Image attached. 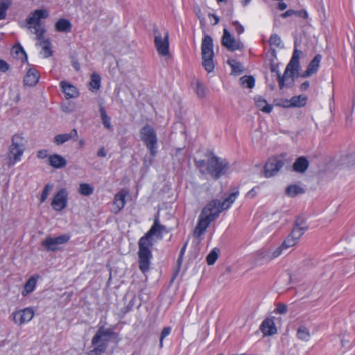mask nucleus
<instances>
[{"label":"nucleus","mask_w":355,"mask_h":355,"mask_svg":"<svg viewBox=\"0 0 355 355\" xmlns=\"http://www.w3.org/2000/svg\"><path fill=\"white\" fill-rule=\"evenodd\" d=\"M270 70L272 72H275L276 71V67L274 65H272L270 67Z\"/></svg>","instance_id":"338daca9"},{"label":"nucleus","mask_w":355,"mask_h":355,"mask_svg":"<svg viewBox=\"0 0 355 355\" xmlns=\"http://www.w3.org/2000/svg\"><path fill=\"white\" fill-rule=\"evenodd\" d=\"M197 166L201 173H208L214 179H218L227 170L229 163L226 159L212 154L207 162L205 160L198 161Z\"/></svg>","instance_id":"7ed1b4c3"},{"label":"nucleus","mask_w":355,"mask_h":355,"mask_svg":"<svg viewBox=\"0 0 355 355\" xmlns=\"http://www.w3.org/2000/svg\"><path fill=\"white\" fill-rule=\"evenodd\" d=\"M212 218H209L207 215L200 212L198 223L193 231V237L197 239H200L201 236L206 232L210 223L214 221Z\"/></svg>","instance_id":"f8f14e48"},{"label":"nucleus","mask_w":355,"mask_h":355,"mask_svg":"<svg viewBox=\"0 0 355 355\" xmlns=\"http://www.w3.org/2000/svg\"><path fill=\"white\" fill-rule=\"evenodd\" d=\"M297 71H292L291 68L286 67L283 76L279 71H277V79L280 89L285 87H291L294 83L293 76Z\"/></svg>","instance_id":"f3484780"},{"label":"nucleus","mask_w":355,"mask_h":355,"mask_svg":"<svg viewBox=\"0 0 355 355\" xmlns=\"http://www.w3.org/2000/svg\"><path fill=\"white\" fill-rule=\"evenodd\" d=\"M240 83L243 87L252 89L254 86L255 80L251 76H244L240 78Z\"/></svg>","instance_id":"4c0bfd02"},{"label":"nucleus","mask_w":355,"mask_h":355,"mask_svg":"<svg viewBox=\"0 0 355 355\" xmlns=\"http://www.w3.org/2000/svg\"><path fill=\"white\" fill-rule=\"evenodd\" d=\"M297 337L303 341H309L311 338V334L309 329L304 326H300L297 331Z\"/></svg>","instance_id":"473e14b6"},{"label":"nucleus","mask_w":355,"mask_h":355,"mask_svg":"<svg viewBox=\"0 0 355 355\" xmlns=\"http://www.w3.org/2000/svg\"><path fill=\"white\" fill-rule=\"evenodd\" d=\"M227 0H216L218 3L226 2Z\"/></svg>","instance_id":"774afa93"},{"label":"nucleus","mask_w":355,"mask_h":355,"mask_svg":"<svg viewBox=\"0 0 355 355\" xmlns=\"http://www.w3.org/2000/svg\"><path fill=\"white\" fill-rule=\"evenodd\" d=\"M171 332V328L170 327H166L162 329L159 338V348H162L164 339L167 337Z\"/></svg>","instance_id":"de8ad7c7"},{"label":"nucleus","mask_w":355,"mask_h":355,"mask_svg":"<svg viewBox=\"0 0 355 355\" xmlns=\"http://www.w3.org/2000/svg\"><path fill=\"white\" fill-rule=\"evenodd\" d=\"M287 311V306L284 304H279L276 309V312L280 314H284Z\"/></svg>","instance_id":"5fc2aeb1"},{"label":"nucleus","mask_w":355,"mask_h":355,"mask_svg":"<svg viewBox=\"0 0 355 355\" xmlns=\"http://www.w3.org/2000/svg\"><path fill=\"white\" fill-rule=\"evenodd\" d=\"M113 334L114 332L110 329L99 327L92 339V344L94 348L89 352V355H101L104 353L108 345V338L111 337Z\"/></svg>","instance_id":"20e7f679"},{"label":"nucleus","mask_w":355,"mask_h":355,"mask_svg":"<svg viewBox=\"0 0 355 355\" xmlns=\"http://www.w3.org/2000/svg\"><path fill=\"white\" fill-rule=\"evenodd\" d=\"M89 85L93 89H98L101 87L100 76L96 73L92 74Z\"/></svg>","instance_id":"79ce46f5"},{"label":"nucleus","mask_w":355,"mask_h":355,"mask_svg":"<svg viewBox=\"0 0 355 355\" xmlns=\"http://www.w3.org/2000/svg\"><path fill=\"white\" fill-rule=\"evenodd\" d=\"M52 189H53L52 184H47L45 185V187L42 191L41 198H40L41 202H44L47 199L49 194Z\"/></svg>","instance_id":"49530a36"},{"label":"nucleus","mask_w":355,"mask_h":355,"mask_svg":"<svg viewBox=\"0 0 355 355\" xmlns=\"http://www.w3.org/2000/svg\"><path fill=\"white\" fill-rule=\"evenodd\" d=\"M73 67L75 68V69L76 71H78L80 69V65H79L78 62H73Z\"/></svg>","instance_id":"69168bd1"},{"label":"nucleus","mask_w":355,"mask_h":355,"mask_svg":"<svg viewBox=\"0 0 355 355\" xmlns=\"http://www.w3.org/2000/svg\"><path fill=\"white\" fill-rule=\"evenodd\" d=\"M37 157H38V158H40V159H45V158H48V157H49V155H48V150H45V149L40 150L37 152Z\"/></svg>","instance_id":"603ef678"},{"label":"nucleus","mask_w":355,"mask_h":355,"mask_svg":"<svg viewBox=\"0 0 355 355\" xmlns=\"http://www.w3.org/2000/svg\"><path fill=\"white\" fill-rule=\"evenodd\" d=\"M202 65L208 72H212L214 69V43L211 36L206 35L202 41L201 44Z\"/></svg>","instance_id":"39448f33"},{"label":"nucleus","mask_w":355,"mask_h":355,"mask_svg":"<svg viewBox=\"0 0 355 355\" xmlns=\"http://www.w3.org/2000/svg\"><path fill=\"white\" fill-rule=\"evenodd\" d=\"M321 60L322 55L320 54L315 55L309 64L307 69L302 74V76L309 77L315 73L320 67Z\"/></svg>","instance_id":"aec40b11"},{"label":"nucleus","mask_w":355,"mask_h":355,"mask_svg":"<svg viewBox=\"0 0 355 355\" xmlns=\"http://www.w3.org/2000/svg\"><path fill=\"white\" fill-rule=\"evenodd\" d=\"M286 249L287 248L284 247V244L282 243L280 246L269 250L264 257H261L260 259H265L266 261H270L282 254L283 250Z\"/></svg>","instance_id":"c85d7f7f"},{"label":"nucleus","mask_w":355,"mask_h":355,"mask_svg":"<svg viewBox=\"0 0 355 355\" xmlns=\"http://www.w3.org/2000/svg\"><path fill=\"white\" fill-rule=\"evenodd\" d=\"M155 45L157 51L161 56H166L168 54V33L165 31L164 37L157 28H154Z\"/></svg>","instance_id":"1a4fd4ad"},{"label":"nucleus","mask_w":355,"mask_h":355,"mask_svg":"<svg viewBox=\"0 0 355 355\" xmlns=\"http://www.w3.org/2000/svg\"><path fill=\"white\" fill-rule=\"evenodd\" d=\"M78 137L76 129H73L69 133L58 135L54 137V142L57 145H61L70 139L76 140Z\"/></svg>","instance_id":"4be33fe9"},{"label":"nucleus","mask_w":355,"mask_h":355,"mask_svg":"<svg viewBox=\"0 0 355 355\" xmlns=\"http://www.w3.org/2000/svg\"><path fill=\"white\" fill-rule=\"evenodd\" d=\"M9 69V65L8 64L3 60H0V71L2 72H6Z\"/></svg>","instance_id":"864d4df0"},{"label":"nucleus","mask_w":355,"mask_h":355,"mask_svg":"<svg viewBox=\"0 0 355 355\" xmlns=\"http://www.w3.org/2000/svg\"><path fill=\"white\" fill-rule=\"evenodd\" d=\"M48 162L50 166L55 168H61L67 165V161L64 157L58 154L49 155Z\"/></svg>","instance_id":"b1692460"},{"label":"nucleus","mask_w":355,"mask_h":355,"mask_svg":"<svg viewBox=\"0 0 355 355\" xmlns=\"http://www.w3.org/2000/svg\"><path fill=\"white\" fill-rule=\"evenodd\" d=\"M187 246V242H186L184 243V245H183V247L182 248V249L180 250V255H179V257H178V262L179 264H180L181 262H182V257H183V256L184 254Z\"/></svg>","instance_id":"6e6d98bb"},{"label":"nucleus","mask_w":355,"mask_h":355,"mask_svg":"<svg viewBox=\"0 0 355 355\" xmlns=\"http://www.w3.org/2000/svg\"><path fill=\"white\" fill-rule=\"evenodd\" d=\"M139 134L141 140L148 149L150 154L153 157L155 156L157 148V137L156 131L152 126L146 125L141 128Z\"/></svg>","instance_id":"423d86ee"},{"label":"nucleus","mask_w":355,"mask_h":355,"mask_svg":"<svg viewBox=\"0 0 355 355\" xmlns=\"http://www.w3.org/2000/svg\"><path fill=\"white\" fill-rule=\"evenodd\" d=\"M35 315V311L31 307H26L12 313V316L14 322L17 325H22L30 322Z\"/></svg>","instance_id":"9b49d317"},{"label":"nucleus","mask_w":355,"mask_h":355,"mask_svg":"<svg viewBox=\"0 0 355 355\" xmlns=\"http://www.w3.org/2000/svg\"><path fill=\"white\" fill-rule=\"evenodd\" d=\"M49 16V12L45 9L35 10L30 13L26 19L27 28L31 33L36 35V40L38 44L43 49L44 58H49L52 55L51 50V42L44 38L45 28L41 22V19H46Z\"/></svg>","instance_id":"f03ea898"},{"label":"nucleus","mask_w":355,"mask_h":355,"mask_svg":"<svg viewBox=\"0 0 355 355\" xmlns=\"http://www.w3.org/2000/svg\"><path fill=\"white\" fill-rule=\"evenodd\" d=\"M13 51L17 55H19V53H21L22 55L24 56L25 59L27 60V56H26V52L21 46H20V45L15 46L13 47Z\"/></svg>","instance_id":"8fccbe9b"},{"label":"nucleus","mask_w":355,"mask_h":355,"mask_svg":"<svg viewBox=\"0 0 355 355\" xmlns=\"http://www.w3.org/2000/svg\"><path fill=\"white\" fill-rule=\"evenodd\" d=\"M60 87L65 94L66 98H76L78 96V91L73 85L62 81L60 83Z\"/></svg>","instance_id":"393cba45"},{"label":"nucleus","mask_w":355,"mask_h":355,"mask_svg":"<svg viewBox=\"0 0 355 355\" xmlns=\"http://www.w3.org/2000/svg\"><path fill=\"white\" fill-rule=\"evenodd\" d=\"M294 14H295V10L290 9V10H288L287 11H286L285 12L282 13L281 15V17L282 18H287L290 16L293 15Z\"/></svg>","instance_id":"4d7b16f0"},{"label":"nucleus","mask_w":355,"mask_h":355,"mask_svg":"<svg viewBox=\"0 0 355 355\" xmlns=\"http://www.w3.org/2000/svg\"><path fill=\"white\" fill-rule=\"evenodd\" d=\"M227 63L231 66L232 73H241L243 71V67L242 64L235 60H229Z\"/></svg>","instance_id":"ea45409f"},{"label":"nucleus","mask_w":355,"mask_h":355,"mask_svg":"<svg viewBox=\"0 0 355 355\" xmlns=\"http://www.w3.org/2000/svg\"><path fill=\"white\" fill-rule=\"evenodd\" d=\"M261 329L263 334L266 336H271L277 333L275 322L271 319L264 320Z\"/></svg>","instance_id":"a878e982"},{"label":"nucleus","mask_w":355,"mask_h":355,"mask_svg":"<svg viewBox=\"0 0 355 355\" xmlns=\"http://www.w3.org/2000/svg\"><path fill=\"white\" fill-rule=\"evenodd\" d=\"M24 139L19 135H15L12 139V144L10 146V159L12 164H15L21 159L24 152Z\"/></svg>","instance_id":"0eeeda50"},{"label":"nucleus","mask_w":355,"mask_h":355,"mask_svg":"<svg viewBox=\"0 0 355 355\" xmlns=\"http://www.w3.org/2000/svg\"><path fill=\"white\" fill-rule=\"evenodd\" d=\"M286 8H287V5H286V3H285L284 2H279V3H278V8H279V10H285Z\"/></svg>","instance_id":"e2e57ef3"},{"label":"nucleus","mask_w":355,"mask_h":355,"mask_svg":"<svg viewBox=\"0 0 355 355\" xmlns=\"http://www.w3.org/2000/svg\"><path fill=\"white\" fill-rule=\"evenodd\" d=\"M295 15L302 17L304 19H307L309 17V15L306 10H295Z\"/></svg>","instance_id":"3c124183"},{"label":"nucleus","mask_w":355,"mask_h":355,"mask_svg":"<svg viewBox=\"0 0 355 355\" xmlns=\"http://www.w3.org/2000/svg\"><path fill=\"white\" fill-rule=\"evenodd\" d=\"M252 0H242L241 4L245 7L248 6Z\"/></svg>","instance_id":"0e129e2a"},{"label":"nucleus","mask_w":355,"mask_h":355,"mask_svg":"<svg viewBox=\"0 0 355 355\" xmlns=\"http://www.w3.org/2000/svg\"><path fill=\"white\" fill-rule=\"evenodd\" d=\"M284 166V162L275 157L268 160L264 166V176L270 178L275 175Z\"/></svg>","instance_id":"dca6fc26"},{"label":"nucleus","mask_w":355,"mask_h":355,"mask_svg":"<svg viewBox=\"0 0 355 355\" xmlns=\"http://www.w3.org/2000/svg\"><path fill=\"white\" fill-rule=\"evenodd\" d=\"M11 4L10 0H2L0 3V19H3L6 17V10Z\"/></svg>","instance_id":"a19ab883"},{"label":"nucleus","mask_w":355,"mask_h":355,"mask_svg":"<svg viewBox=\"0 0 355 355\" xmlns=\"http://www.w3.org/2000/svg\"><path fill=\"white\" fill-rule=\"evenodd\" d=\"M128 191L125 189H121L114 195L113 208L112 210L113 213L117 214L124 208L126 204L125 198L127 196H128Z\"/></svg>","instance_id":"a211bd4d"},{"label":"nucleus","mask_w":355,"mask_h":355,"mask_svg":"<svg viewBox=\"0 0 355 355\" xmlns=\"http://www.w3.org/2000/svg\"><path fill=\"white\" fill-rule=\"evenodd\" d=\"M163 232L167 233L168 230L164 225L159 223L158 218H155L150 230L139 241V269L143 273L146 272L150 267L152 258L150 248L153 245V236L162 239Z\"/></svg>","instance_id":"f257e3e1"},{"label":"nucleus","mask_w":355,"mask_h":355,"mask_svg":"<svg viewBox=\"0 0 355 355\" xmlns=\"http://www.w3.org/2000/svg\"><path fill=\"white\" fill-rule=\"evenodd\" d=\"M212 218H209L207 215L200 212L198 223L193 231V237L197 239H200L201 236L206 232L210 223L214 221Z\"/></svg>","instance_id":"ddd939ff"},{"label":"nucleus","mask_w":355,"mask_h":355,"mask_svg":"<svg viewBox=\"0 0 355 355\" xmlns=\"http://www.w3.org/2000/svg\"><path fill=\"white\" fill-rule=\"evenodd\" d=\"M39 78L38 71L35 69H30L24 76V85L29 87L35 86L37 83Z\"/></svg>","instance_id":"5701e85b"},{"label":"nucleus","mask_w":355,"mask_h":355,"mask_svg":"<svg viewBox=\"0 0 355 355\" xmlns=\"http://www.w3.org/2000/svg\"><path fill=\"white\" fill-rule=\"evenodd\" d=\"M293 229H297V230H300L302 232V234H304V232L308 230V226L306 224L305 220L302 217H297L295 226Z\"/></svg>","instance_id":"58836bf2"},{"label":"nucleus","mask_w":355,"mask_h":355,"mask_svg":"<svg viewBox=\"0 0 355 355\" xmlns=\"http://www.w3.org/2000/svg\"><path fill=\"white\" fill-rule=\"evenodd\" d=\"M107 155V152L103 147L99 148L97 153V155L100 157H105Z\"/></svg>","instance_id":"13d9d810"},{"label":"nucleus","mask_w":355,"mask_h":355,"mask_svg":"<svg viewBox=\"0 0 355 355\" xmlns=\"http://www.w3.org/2000/svg\"><path fill=\"white\" fill-rule=\"evenodd\" d=\"M70 239L67 234H62L57 237H46L42 242V245L50 252H55L60 249V245L67 243Z\"/></svg>","instance_id":"6e6552de"},{"label":"nucleus","mask_w":355,"mask_h":355,"mask_svg":"<svg viewBox=\"0 0 355 355\" xmlns=\"http://www.w3.org/2000/svg\"><path fill=\"white\" fill-rule=\"evenodd\" d=\"M269 43L271 46L281 47L282 46V41L277 34L271 35L269 39Z\"/></svg>","instance_id":"37998d69"},{"label":"nucleus","mask_w":355,"mask_h":355,"mask_svg":"<svg viewBox=\"0 0 355 355\" xmlns=\"http://www.w3.org/2000/svg\"><path fill=\"white\" fill-rule=\"evenodd\" d=\"M307 101V98L304 95H299L297 96H293L291 98L289 101V105L288 107H303L306 105Z\"/></svg>","instance_id":"7c9ffc66"},{"label":"nucleus","mask_w":355,"mask_h":355,"mask_svg":"<svg viewBox=\"0 0 355 355\" xmlns=\"http://www.w3.org/2000/svg\"><path fill=\"white\" fill-rule=\"evenodd\" d=\"M40 279L39 275H32L26 282L24 288L21 291L22 296L25 297L33 293L37 286L38 279Z\"/></svg>","instance_id":"412c9836"},{"label":"nucleus","mask_w":355,"mask_h":355,"mask_svg":"<svg viewBox=\"0 0 355 355\" xmlns=\"http://www.w3.org/2000/svg\"><path fill=\"white\" fill-rule=\"evenodd\" d=\"M309 166V162L304 157H300L293 164V170L296 172L304 173Z\"/></svg>","instance_id":"bb28decb"},{"label":"nucleus","mask_w":355,"mask_h":355,"mask_svg":"<svg viewBox=\"0 0 355 355\" xmlns=\"http://www.w3.org/2000/svg\"><path fill=\"white\" fill-rule=\"evenodd\" d=\"M196 92L199 98H204L207 94L206 87L198 80L196 81Z\"/></svg>","instance_id":"c03bdc74"},{"label":"nucleus","mask_w":355,"mask_h":355,"mask_svg":"<svg viewBox=\"0 0 355 355\" xmlns=\"http://www.w3.org/2000/svg\"><path fill=\"white\" fill-rule=\"evenodd\" d=\"M208 16L209 18H214V20H215L214 24H217L219 22V17L215 14L209 13Z\"/></svg>","instance_id":"052dcab7"},{"label":"nucleus","mask_w":355,"mask_h":355,"mask_svg":"<svg viewBox=\"0 0 355 355\" xmlns=\"http://www.w3.org/2000/svg\"><path fill=\"white\" fill-rule=\"evenodd\" d=\"M232 25L235 28V30L238 35L242 34L245 31L243 26L241 25L238 21H233L232 22Z\"/></svg>","instance_id":"09e8293b"},{"label":"nucleus","mask_w":355,"mask_h":355,"mask_svg":"<svg viewBox=\"0 0 355 355\" xmlns=\"http://www.w3.org/2000/svg\"><path fill=\"white\" fill-rule=\"evenodd\" d=\"M301 51H298L297 49H295L292 58L287 64L286 67L288 68H291L292 71H297L300 65L299 60L300 56Z\"/></svg>","instance_id":"c756f323"},{"label":"nucleus","mask_w":355,"mask_h":355,"mask_svg":"<svg viewBox=\"0 0 355 355\" xmlns=\"http://www.w3.org/2000/svg\"><path fill=\"white\" fill-rule=\"evenodd\" d=\"M239 191H236L231 194L229 195L228 197H227L223 202H221V205L224 209V210L229 209L231 205L234 203V202L236 200L237 197L239 196Z\"/></svg>","instance_id":"72a5a7b5"},{"label":"nucleus","mask_w":355,"mask_h":355,"mask_svg":"<svg viewBox=\"0 0 355 355\" xmlns=\"http://www.w3.org/2000/svg\"><path fill=\"white\" fill-rule=\"evenodd\" d=\"M218 253L216 248L213 249L207 257V262L208 265H213L218 259Z\"/></svg>","instance_id":"a18cd8bd"},{"label":"nucleus","mask_w":355,"mask_h":355,"mask_svg":"<svg viewBox=\"0 0 355 355\" xmlns=\"http://www.w3.org/2000/svg\"><path fill=\"white\" fill-rule=\"evenodd\" d=\"M55 27L58 32L69 33L71 29V24L67 19H60L55 23Z\"/></svg>","instance_id":"cd10ccee"},{"label":"nucleus","mask_w":355,"mask_h":355,"mask_svg":"<svg viewBox=\"0 0 355 355\" xmlns=\"http://www.w3.org/2000/svg\"><path fill=\"white\" fill-rule=\"evenodd\" d=\"M309 88V82L305 81L300 85V90L301 91H306Z\"/></svg>","instance_id":"bf43d9fd"},{"label":"nucleus","mask_w":355,"mask_h":355,"mask_svg":"<svg viewBox=\"0 0 355 355\" xmlns=\"http://www.w3.org/2000/svg\"><path fill=\"white\" fill-rule=\"evenodd\" d=\"M224 210L221 202L218 200H212L201 211L203 214L209 216L212 220H216L219 214Z\"/></svg>","instance_id":"4468645a"},{"label":"nucleus","mask_w":355,"mask_h":355,"mask_svg":"<svg viewBox=\"0 0 355 355\" xmlns=\"http://www.w3.org/2000/svg\"><path fill=\"white\" fill-rule=\"evenodd\" d=\"M68 192L65 189H61L53 196L51 206L55 211H60L67 206Z\"/></svg>","instance_id":"2eb2a0df"},{"label":"nucleus","mask_w":355,"mask_h":355,"mask_svg":"<svg viewBox=\"0 0 355 355\" xmlns=\"http://www.w3.org/2000/svg\"><path fill=\"white\" fill-rule=\"evenodd\" d=\"M302 232L297 229H293L291 232L288 235L284 241L283 242L284 247L287 249L295 245L302 236Z\"/></svg>","instance_id":"6ab92c4d"},{"label":"nucleus","mask_w":355,"mask_h":355,"mask_svg":"<svg viewBox=\"0 0 355 355\" xmlns=\"http://www.w3.org/2000/svg\"><path fill=\"white\" fill-rule=\"evenodd\" d=\"M99 111H100L102 123L104 125V126L108 130H112L113 128H112V125L110 122V119L107 116L105 108L102 105L100 106Z\"/></svg>","instance_id":"f704fd0d"},{"label":"nucleus","mask_w":355,"mask_h":355,"mask_svg":"<svg viewBox=\"0 0 355 355\" xmlns=\"http://www.w3.org/2000/svg\"><path fill=\"white\" fill-rule=\"evenodd\" d=\"M78 192L85 196H89L94 192V188L89 184L82 183L78 188Z\"/></svg>","instance_id":"e433bc0d"},{"label":"nucleus","mask_w":355,"mask_h":355,"mask_svg":"<svg viewBox=\"0 0 355 355\" xmlns=\"http://www.w3.org/2000/svg\"><path fill=\"white\" fill-rule=\"evenodd\" d=\"M255 103L257 107L265 113H270L272 110V106L260 96L255 98Z\"/></svg>","instance_id":"2f4dec72"},{"label":"nucleus","mask_w":355,"mask_h":355,"mask_svg":"<svg viewBox=\"0 0 355 355\" xmlns=\"http://www.w3.org/2000/svg\"><path fill=\"white\" fill-rule=\"evenodd\" d=\"M304 189L298 185H290L286 189V193L291 197H294L297 194L303 193Z\"/></svg>","instance_id":"c9c22d12"},{"label":"nucleus","mask_w":355,"mask_h":355,"mask_svg":"<svg viewBox=\"0 0 355 355\" xmlns=\"http://www.w3.org/2000/svg\"><path fill=\"white\" fill-rule=\"evenodd\" d=\"M221 43L227 50L234 51L244 48L243 44L239 39L234 38L227 28H224Z\"/></svg>","instance_id":"9d476101"},{"label":"nucleus","mask_w":355,"mask_h":355,"mask_svg":"<svg viewBox=\"0 0 355 355\" xmlns=\"http://www.w3.org/2000/svg\"><path fill=\"white\" fill-rule=\"evenodd\" d=\"M257 192L254 189H251L250 191L247 193V196L250 198H253L256 196Z\"/></svg>","instance_id":"680f3d73"}]
</instances>
